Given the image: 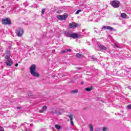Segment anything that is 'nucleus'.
<instances>
[{
    "label": "nucleus",
    "mask_w": 131,
    "mask_h": 131,
    "mask_svg": "<svg viewBox=\"0 0 131 131\" xmlns=\"http://www.w3.org/2000/svg\"><path fill=\"white\" fill-rule=\"evenodd\" d=\"M5 59L6 60L5 64L8 67H11L13 65V60L11 59V52L9 50H7L4 54Z\"/></svg>",
    "instance_id": "f257e3e1"
},
{
    "label": "nucleus",
    "mask_w": 131,
    "mask_h": 131,
    "mask_svg": "<svg viewBox=\"0 0 131 131\" xmlns=\"http://www.w3.org/2000/svg\"><path fill=\"white\" fill-rule=\"evenodd\" d=\"M35 67V64H32L30 68V72L32 76H34V77H39V74L36 72Z\"/></svg>",
    "instance_id": "f03ea898"
},
{
    "label": "nucleus",
    "mask_w": 131,
    "mask_h": 131,
    "mask_svg": "<svg viewBox=\"0 0 131 131\" xmlns=\"http://www.w3.org/2000/svg\"><path fill=\"white\" fill-rule=\"evenodd\" d=\"M16 33L17 36L20 37L21 35H23V33H24V30L21 28H18L16 30Z\"/></svg>",
    "instance_id": "7ed1b4c3"
},
{
    "label": "nucleus",
    "mask_w": 131,
    "mask_h": 131,
    "mask_svg": "<svg viewBox=\"0 0 131 131\" xmlns=\"http://www.w3.org/2000/svg\"><path fill=\"white\" fill-rule=\"evenodd\" d=\"M120 4V2L118 1H113L111 2V5L114 8H119V5Z\"/></svg>",
    "instance_id": "20e7f679"
},
{
    "label": "nucleus",
    "mask_w": 131,
    "mask_h": 131,
    "mask_svg": "<svg viewBox=\"0 0 131 131\" xmlns=\"http://www.w3.org/2000/svg\"><path fill=\"white\" fill-rule=\"evenodd\" d=\"M2 24H4V25H10V24H12V22H11V19L9 18H6L2 19Z\"/></svg>",
    "instance_id": "39448f33"
},
{
    "label": "nucleus",
    "mask_w": 131,
    "mask_h": 131,
    "mask_svg": "<svg viewBox=\"0 0 131 131\" xmlns=\"http://www.w3.org/2000/svg\"><path fill=\"white\" fill-rule=\"evenodd\" d=\"M68 17V14H64L62 15H57V18L58 19V20H66Z\"/></svg>",
    "instance_id": "423d86ee"
},
{
    "label": "nucleus",
    "mask_w": 131,
    "mask_h": 131,
    "mask_svg": "<svg viewBox=\"0 0 131 131\" xmlns=\"http://www.w3.org/2000/svg\"><path fill=\"white\" fill-rule=\"evenodd\" d=\"M69 28H76L77 25L75 23H71L69 26Z\"/></svg>",
    "instance_id": "0eeeda50"
},
{
    "label": "nucleus",
    "mask_w": 131,
    "mask_h": 131,
    "mask_svg": "<svg viewBox=\"0 0 131 131\" xmlns=\"http://www.w3.org/2000/svg\"><path fill=\"white\" fill-rule=\"evenodd\" d=\"M102 29H105L107 30H113V28L109 26H104L102 27Z\"/></svg>",
    "instance_id": "6e6552de"
},
{
    "label": "nucleus",
    "mask_w": 131,
    "mask_h": 131,
    "mask_svg": "<svg viewBox=\"0 0 131 131\" xmlns=\"http://www.w3.org/2000/svg\"><path fill=\"white\" fill-rule=\"evenodd\" d=\"M68 117H69V118H70L71 124L72 125H74V123H73V115H69L68 116Z\"/></svg>",
    "instance_id": "1a4fd4ad"
},
{
    "label": "nucleus",
    "mask_w": 131,
    "mask_h": 131,
    "mask_svg": "<svg viewBox=\"0 0 131 131\" xmlns=\"http://www.w3.org/2000/svg\"><path fill=\"white\" fill-rule=\"evenodd\" d=\"M70 37H72V38H78V34L76 33H72Z\"/></svg>",
    "instance_id": "9d476101"
},
{
    "label": "nucleus",
    "mask_w": 131,
    "mask_h": 131,
    "mask_svg": "<svg viewBox=\"0 0 131 131\" xmlns=\"http://www.w3.org/2000/svg\"><path fill=\"white\" fill-rule=\"evenodd\" d=\"M71 34L72 33L70 32H64V35H66V36H67V37H71Z\"/></svg>",
    "instance_id": "9b49d317"
},
{
    "label": "nucleus",
    "mask_w": 131,
    "mask_h": 131,
    "mask_svg": "<svg viewBox=\"0 0 131 131\" xmlns=\"http://www.w3.org/2000/svg\"><path fill=\"white\" fill-rule=\"evenodd\" d=\"M99 48L101 49V50H104V51H106V50H107V48L103 45H100Z\"/></svg>",
    "instance_id": "f8f14e48"
},
{
    "label": "nucleus",
    "mask_w": 131,
    "mask_h": 131,
    "mask_svg": "<svg viewBox=\"0 0 131 131\" xmlns=\"http://www.w3.org/2000/svg\"><path fill=\"white\" fill-rule=\"evenodd\" d=\"M89 127L90 128V131H94V126L92 124H89Z\"/></svg>",
    "instance_id": "ddd939ff"
},
{
    "label": "nucleus",
    "mask_w": 131,
    "mask_h": 131,
    "mask_svg": "<svg viewBox=\"0 0 131 131\" xmlns=\"http://www.w3.org/2000/svg\"><path fill=\"white\" fill-rule=\"evenodd\" d=\"M15 8L11 9V10L9 11V14H13L16 12Z\"/></svg>",
    "instance_id": "4468645a"
},
{
    "label": "nucleus",
    "mask_w": 131,
    "mask_h": 131,
    "mask_svg": "<svg viewBox=\"0 0 131 131\" xmlns=\"http://www.w3.org/2000/svg\"><path fill=\"white\" fill-rule=\"evenodd\" d=\"M93 90V87L90 88H87L85 89V90L86 91V92H91Z\"/></svg>",
    "instance_id": "2eb2a0df"
},
{
    "label": "nucleus",
    "mask_w": 131,
    "mask_h": 131,
    "mask_svg": "<svg viewBox=\"0 0 131 131\" xmlns=\"http://www.w3.org/2000/svg\"><path fill=\"white\" fill-rule=\"evenodd\" d=\"M121 18H123V19H125V18H126V14L125 13H122L121 14Z\"/></svg>",
    "instance_id": "dca6fc26"
},
{
    "label": "nucleus",
    "mask_w": 131,
    "mask_h": 131,
    "mask_svg": "<svg viewBox=\"0 0 131 131\" xmlns=\"http://www.w3.org/2000/svg\"><path fill=\"white\" fill-rule=\"evenodd\" d=\"M72 94H77L78 93V90H75L71 91Z\"/></svg>",
    "instance_id": "f3484780"
},
{
    "label": "nucleus",
    "mask_w": 131,
    "mask_h": 131,
    "mask_svg": "<svg viewBox=\"0 0 131 131\" xmlns=\"http://www.w3.org/2000/svg\"><path fill=\"white\" fill-rule=\"evenodd\" d=\"M55 128H56V129H61V126L58 124H56L55 125Z\"/></svg>",
    "instance_id": "a211bd4d"
},
{
    "label": "nucleus",
    "mask_w": 131,
    "mask_h": 131,
    "mask_svg": "<svg viewBox=\"0 0 131 131\" xmlns=\"http://www.w3.org/2000/svg\"><path fill=\"white\" fill-rule=\"evenodd\" d=\"M82 10H80V9L78 10L76 12L75 14H76V15H78V14H79V13H80V12H82Z\"/></svg>",
    "instance_id": "6ab92c4d"
},
{
    "label": "nucleus",
    "mask_w": 131,
    "mask_h": 131,
    "mask_svg": "<svg viewBox=\"0 0 131 131\" xmlns=\"http://www.w3.org/2000/svg\"><path fill=\"white\" fill-rule=\"evenodd\" d=\"M47 109H48V107H47V106H44L42 108V110H43V111H46V110H47Z\"/></svg>",
    "instance_id": "aec40b11"
},
{
    "label": "nucleus",
    "mask_w": 131,
    "mask_h": 131,
    "mask_svg": "<svg viewBox=\"0 0 131 131\" xmlns=\"http://www.w3.org/2000/svg\"><path fill=\"white\" fill-rule=\"evenodd\" d=\"M45 12H46V9L45 8L42 9L41 11V15H43Z\"/></svg>",
    "instance_id": "412c9836"
},
{
    "label": "nucleus",
    "mask_w": 131,
    "mask_h": 131,
    "mask_svg": "<svg viewBox=\"0 0 131 131\" xmlns=\"http://www.w3.org/2000/svg\"><path fill=\"white\" fill-rule=\"evenodd\" d=\"M2 10L4 13H6V10H5V6H2Z\"/></svg>",
    "instance_id": "4be33fe9"
},
{
    "label": "nucleus",
    "mask_w": 131,
    "mask_h": 131,
    "mask_svg": "<svg viewBox=\"0 0 131 131\" xmlns=\"http://www.w3.org/2000/svg\"><path fill=\"white\" fill-rule=\"evenodd\" d=\"M80 56H81V55L80 54H79V53H77L76 55V57H78V58H79L80 57Z\"/></svg>",
    "instance_id": "5701e85b"
},
{
    "label": "nucleus",
    "mask_w": 131,
    "mask_h": 131,
    "mask_svg": "<svg viewBox=\"0 0 131 131\" xmlns=\"http://www.w3.org/2000/svg\"><path fill=\"white\" fill-rule=\"evenodd\" d=\"M66 52H67V50H63V51H61L62 54H64V53H65Z\"/></svg>",
    "instance_id": "b1692460"
},
{
    "label": "nucleus",
    "mask_w": 131,
    "mask_h": 131,
    "mask_svg": "<svg viewBox=\"0 0 131 131\" xmlns=\"http://www.w3.org/2000/svg\"><path fill=\"white\" fill-rule=\"evenodd\" d=\"M103 131H106V130H107V127H103Z\"/></svg>",
    "instance_id": "393cba45"
},
{
    "label": "nucleus",
    "mask_w": 131,
    "mask_h": 131,
    "mask_svg": "<svg viewBox=\"0 0 131 131\" xmlns=\"http://www.w3.org/2000/svg\"><path fill=\"white\" fill-rule=\"evenodd\" d=\"M114 47L115 48V49H116L117 48H118V46L117 45H114Z\"/></svg>",
    "instance_id": "a878e982"
},
{
    "label": "nucleus",
    "mask_w": 131,
    "mask_h": 131,
    "mask_svg": "<svg viewBox=\"0 0 131 131\" xmlns=\"http://www.w3.org/2000/svg\"><path fill=\"white\" fill-rule=\"evenodd\" d=\"M128 109H131V104L127 106Z\"/></svg>",
    "instance_id": "bb28decb"
},
{
    "label": "nucleus",
    "mask_w": 131,
    "mask_h": 131,
    "mask_svg": "<svg viewBox=\"0 0 131 131\" xmlns=\"http://www.w3.org/2000/svg\"><path fill=\"white\" fill-rule=\"evenodd\" d=\"M43 111H43V110H40L39 112H40V113H42V112H43Z\"/></svg>",
    "instance_id": "cd10ccee"
},
{
    "label": "nucleus",
    "mask_w": 131,
    "mask_h": 131,
    "mask_svg": "<svg viewBox=\"0 0 131 131\" xmlns=\"http://www.w3.org/2000/svg\"><path fill=\"white\" fill-rule=\"evenodd\" d=\"M67 52H71V49L67 50Z\"/></svg>",
    "instance_id": "c85d7f7f"
},
{
    "label": "nucleus",
    "mask_w": 131,
    "mask_h": 131,
    "mask_svg": "<svg viewBox=\"0 0 131 131\" xmlns=\"http://www.w3.org/2000/svg\"><path fill=\"white\" fill-rule=\"evenodd\" d=\"M15 67H18V63H15Z\"/></svg>",
    "instance_id": "c756f323"
},
{
    "label": "nucleus",
    "mask_w": 131,
    "mask_h": 131,
    "mask_svg": "<svg viewBox=\"0 0 131 131\" xmlns=\"http://www.w3.org/2000/svg\"><path fill=\"white\" fill-rule=\"evenodd\" d=\"M56 114H57V115H60V114H61V113H56Z\"/></svg>",
    "instance_id": "7c9ffc66"
},
{
    "label": "nucleus",
    "mask_w": 131,
    "mask_h": 131,
    "mask_svg": "<svg viewBox=\"0 0 131 131\" xmlns=\"http://www.w3.org/2000/svg\"><path fill=\"white\" fill-rule=\"evenodd\" d=\"M77 69H78V70H80V68H77Z\"/></svg>",
    "instance_id": "2f4dec72"
},
{
    "label": "nucleus",
    "mask_w": 131,
    "mask_h": 131,
    "mask_svg": "<svg viewBox=\"0 0 131 131\" xmlns=\"http://www.w3.org/2000/svg\"><path fill=\"white\" fill-rule=\"evenodd\" d=\"M81 84H83V82H81Z\"/></svg>",
    "instance_id": "473e14b6"
},
{
    "label": "nucleus",
    "mask_w": 131,
    "mask_h": 131,
    "mask_svg": "<svg viewBox=\"0 0 131 131\" xmlns=\"http://www.w3.org/2000/svg\"><path fill=\"white\" fill-rule=\"evenodd\" d=\"M17 109H20V107L18 106Z\"/></svg>",
    "instance_id": "72a5a7b5"
},
{
    "label": "nucleus",
    "mask_w": 131,
    "mask_h": 131,
    "mask_svg": "<svg viewBox=\"0 0 131 131\" xmlns=\"http://www.w3.org/2000/svg\"><path fill=\"white\" fill-rule=\"evenodd\" d=\"M128 89H130V88H128Z\"/></svg>",
    "instance_id": "f704fd0d"
},
{
    "label": "nucleus",
    "mask_w": 131,
    "mask_h": 131,
    "mask_svg": "<svg viewBox=\"0 0 131 131\" xmlns=\"http://www.w3.org/2000/svg\"><path fill=\"white\" fill-rule=\"evenodd\" d=\"M0 51H1V48H0Z\"/></svg>",
    "instance_id": "c9c22d12"
}]
</instances>
